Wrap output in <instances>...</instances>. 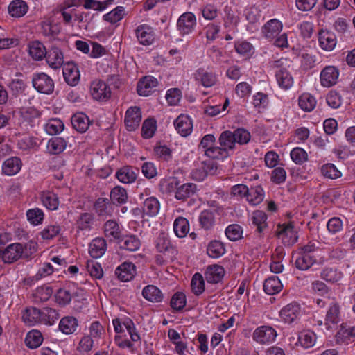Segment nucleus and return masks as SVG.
Here are the masks:
<instances>
[{
	"label": "nucleus",
	"instance_id": "nucleus-1",
	"mask_svg": "<svg viewBox=\"0 0 355 355\" xmlns=\"http://www.w3.org/2000/svg\"><path fill=\"white\" fill-rule=\"evenodd\" d=\"M25 250L23 244L12 243L8 245L3 252H0V257L4 263H12L19 258L28 257V254Z\"/></svg>",
	"mask_w": 355,
	"mask_h": 355
},
{
	"label": "nucleus",
	"instance_id": "nucleus-2",
	"mask_svg": "<svg viewBox=\"0 0 355 355\" xmlns=\"http://www.w3.org/2000/svg\"><path fill=\"white\" fill-rule=\"evenodd\" d=\"M33 87L39 92L50 94L54 89V82L45 73H35L32 78Z\"/></svg>",
	"mask_w": 355,
	"mask_h": 355
},
{
	"label": "nucleus",
	"instance_id": "nucleus-3",
	"mask_svg": "<svg viewBox=\"0 0 355 355\" xmlns=\"http://www.w3.org/2000/svg\"><path fill=\"white\" fill-rule=\"evenodd\" d=\"M277 333L270 326H261L255 329L252 334V339L261 345H268L275 340Z\"/></svg>",
	"mask_w": 355,
	"mask_h": 355
},
{
	"label": "nucleus",
	"instance_id": "nucleus-4",
	"mask_svg": "<svg viewBox=\"0 0 355 355\" xmlns=\"http://www.w3.org/2000/svg\"><path fill=\"white\" fill-rule=\"evenodd\" d=\"M329 301L327 310L324 324L329 329L331 325H336L340 322V307L338 302L334 299L328 297Z\"/></svg>",
	"mask_w": 355,
	"mask_h": 355
},
{
	"label": "nucleus",
	"instance_id": "nucleus-5",
	"mask_svg": "<svg viewBox=\"0 0 355 355\" xmlns=\"http://www.w3.org/2000/svg\"><path fill=\"white\" fill-rule=\"evenodd\" d=\"M196 25V16L192 12H184L177 21V27L181 35L191 33Z\"/></svg>",
	"mask_w": 355,
	"mask_h": 355
},
{
	"label": "nucleus",
	"instance_id": "nucleus-6",
	"mask_svg": "<svg viewBox=\"0 0 355 355\" xmlns=\"http://www.w3.org/2000/svg\"><path fill=\"white\" fill-rule=\"evenodd\" d=\"M90 91L93 98L97 101H107L111 96L110 88L101 80H96L92 83Z\"/></svg>",
	"mask_w": 355,
	"mask_h": 355
},
{
	"label": "nucleus",
	"instance_id": "nucleus-7",
	"mask_svg": "<svg viewBox=\"0 0 355 355\" xmlns=\"http://www.w3.org/2000/svg\"><path fill=\"white\" fill-rule=\"evenodd\" d=\"M277 235L282 239L285 245H293L297 240V232L294 230L292 223L279 225L277 230Z\"/></svg>",
	"mask_w": 355,
	"mask_h": 355
},
{
	"label": "nucleus",
	"instance_id": "nucleus-8",
	"mask_svg": "<svg viewBox=\"0 0 355 355\" xmlns=\"http://www.w3.org/2000/svg\"><path fill=\"white\" fill-rule=\"evenodd\" d=\"M339 77V70L334 66H327L320 72V83L323 87H330L336 85Z\"/></svg>",
	"mask_w": 355,
	"mask_h": 355
},
{
	"label": "nucleus",
	"instance_id": "nucleus-9",
	"mask_svg": "<svg viewBox=\"0 0 355 355\" xmlns=\"http://www.w3.org/2000/svg\"><path fill=\"white\" fill-rule=\"evenodd\" d=\"M141 120V112L138 107H131L128 109L125 116V123L128 130H135Z\"/></svg>",
	"mask_w": 355,
	"mask_h": 355
},
{
	"label": "nucleus",
	"instance_id": "nucleus-10",
	"mask_svg": "<svg viewBox=\"0 0 355 355\" xmlns=\"http://www.w3.org/2000/svg\"><path fill=\"white\" fill-rule=\"evenodd\" d=\"M139 42L142 45H150L155 40V33L153 28L147 24L138 26L135 30Z\"/></svg>",
	"mask_w": 355,
	"mask_h": 355
},
{
	"label": "nucleus",
	"instance_id": "nucleus-11",
	"mask_svg": "<svg viewBox=\"0 0 355 355\" xmlns=\"http://www.w3.org/2000/svg\"><path fill=\"white\" fill-rule=\"evenodd\" d=\"M157 80L150 76H147L139 80L137 83V90L140 96H148L157 86Z\"/></svg>",
	"mask_w": 355,
	"mask_h": 355
},
{
	"label": "nucleus",
	"instance_id": "nucleus-12",
	"mask_svg": "<svg viewBox=\"0 0 355 355\" xmlns=\"http://www.w3.org/2000/svg\"><path fill=\"white\" fill-rule=\"evenodd\" d=\"M136 274V267L131 262H124L119 266L115 275L121 282H128L133 279Z\"/></svg>",
	"mask_w": 355,
	"mask_h": 355
},
{
	"label": "nucleus",
	"instance_id": "nucleus-13",
	"mask_svg": "<svg viewBox=\"0 0 355 355\" xmlns=\"http://www.w3.org/2000/svg\"><path fill=\"white\" fill-rule=\"evenodd\" d=\"M45 57L49 66L53 69H59L64 64L63 53L56 46L51 47Z\"/></svg>",
	"mask_w": 355,
	"mask_h": 355
},
{
	"label": "nucleus",
	"instance_id": "nucleus-14",
	"mask_svg": "<svg viewBox=\"0 0 355 355\" xmlns=\"http://www.w3.org/2000/svg\"><path fill=\"white\" fill-rule=\"evenodd\" d=\"M156 249L158 252L171 257L176 252L170 240L164 232H161L155 241Z\"/></svg>",
	"mask_w": 355,
	"mask_h": 355
},
{
	"label": "nucleus",
	"instance_id": "nucleus-15",
	"mask_svg": "<svg viewBox=\"0 0 355 355\" xmlns=\"http://www.w3.org/2000/svg\"><path fill=\"white\" fill-rule=\"evenodd\" d=\"M63 76L66 83L75 86L79 81L80 74L78 68L73 62H67L63 67Z\"/></svg>",
	"mask_w": 355,
	"mask_h": 355
},
{
	"label": "nucleus",
	"instance_id": "nucleus-16",
	"mask_svg": "<svg viewBox=\"0 0 355 355\" xmlns=\"http://www.w3.org/2000/svg\"><path fill=\"white\" fill-rule=\"evenodd\" d=\"M320 46L328 51H332L337 43L336 37L332 32L322 30L319 33L318 37Z\"/></svg>",
	"mask_w": 355,
	"mask_h": 355
},
{
	"label": "nucleus",
	"instance_id": "nucleus-17",
	"mask_svg": "<svg viewBox=\"0 0 355 355\" xmlns=\"http://www.w3.org/2000/svg\"><path fill=\"white\" fill-rule=\"evenodd\" d=\"M279 315L286 323L291 324L300 316V308L298 304H289L281 310Z\"/></svg>",
	"mask_w": 355,
	"mask_h": 355
},
{
	"label": "nucleus",
	"instance_id": "nucleus-18",
	"mask_svg": "<svg viewBox=\"0 0 355 355\" xmlns=\"http://www.w3.org/2000/svg\"><path fill=\"white\" fill-rule=\"evenodd\" d=\"M174 125L178 133L182 136L189 135L193 129L191 119L187 115H180L174 121Z\"/></svg>",
	"mask_w": 355,
	"mask_h": 355
},
{
	"label": "nucleus",
	"instance_id": "nucleus-19",
	"mask_svg": "<svg viewBox=\"0 0 355 355\" xmlns=\"http://www.w3.org/2000/svg\"><path fill=\"white\" fill-rule=\"evenodd\" d=\"M225 275L224 268L219 265L209 266L205 272V278L209 283L216 284L220 282Z\"/></svg>",
	"mask_w": 355,
	"mask_h": 355
},
{
	"label": "nucleus",
	"instance_id": "nucleus-20",
	"mask_svg": "<svg viewBox=\"0 0 355 355\" xmlns=\"http://www.w3.org/2000/svg\"><path fill=\"white\" fill-rule=\"evenodd\" d=\"M137 172V168H133L131 166H127L119 169L115 176L121 182L130 184L136 180Z\"/></svg>",
	"mask_w": 355,
	"mask_h": 355
},
{
	"label": "nucleus",
	"instance_id": "nucleus-21",
	"mask_svg": "<svg viewBox=\"0 0 355 355\" xmlns=\"http://www.w3.org/2000/svg\"><path fill=\"white\" fill-rule=\"evenodd\" d=\"M79 326L77 318L73 316H64L59 322V329L66 335L72 334L76 332Z\"/></svg>",
	"mask_w": 355,
	"mask_h": 355
},
{
	"label": "nucleus",
	"instance_id": "nucleus-22",
	"mask_svg": "<svg viewBox=\"0 0 355 355\" xmlns=\"http://www.w3.org/2000/svg\"><path fill=\"white\" fill-rule=\"evenodd\" d=\"M282 29L280 21L273 19L268 21L262 28V33L268 39H274L279 35Z\"/></svg>",
	"mask_w": 355,
	"mask_h": 355
},
{
	"label": "nucleus",
	"instance_id": "nucleus-23",
	"mask_svg": "<svg viewBox=\"0 0 355 355\" xmlns=\"http://www.w3.org/2000/svg\"><path fill=\"white\" fill-rule=\"evenodd\" d=\"M107 249V243L103 238L97 237L92 240L89 247V253L93 258L101 257Z\"/></svg>",
	"mask_w": 355,
	"mask_h": 355
},
{
	"label": "nucleus",
	"instance_id": "nucleus-24",
	"mask_svg": "<svg viewBox=\"0 0 355 355\" xmlns=\"http://www.w3.org/2000/svg\"><path fill=\"white\" fill-rule=\"evenodd\" d=\"M94 209L98 216L103 217L110 216L113 212L112 205L106 198H98L94 205Z\"/></svg>",
	"mask_w": 355,
	"mask_h": 355
},
{
	"label": "nucleus",
	"instance_id": "nucleus-25",
	"mask_svg": "<svg viewBox=\"0 0 355 355\" xmlns=\"http://www.w3.org/2000/svg\"><path fill=\"white\" fill-rule=\"evenodd\" d=\"M105 236L112 240H119L121 236V230L115 220H108L103 225Z\"/></svg>",
	"mask_w": 355,
	"mask_h": 355
},
{
	"label": "nucleus",
	"instance_id": "nucleus-26",
	"mask_svg": "<svg viewBox=\"0 0 355 355\" xmlns=\"http://www.w3.org/2000/svg\"><path fill=\"white\" fill-rule=\"evenodd\" d=\"M119 243L121 248L132 252L137 250L141 245L139 238L132 234L121 236Z\"/></svg>",
	"mask_w": 355,
	"mask_h": 355
},
{
	"label": "nucleus",
	"instance_id": "nucleus-27",
	"mask_svg": "<svg viewBox=\"0 0 355 355\" xmlns=\"http://www.w3.org/2000/svg\"><path fill=\"white\" fill-rule=\"evenodd\" d=\"M21 167V159L17 157H12L3 162L2 171L5 175H13L20 171Z\"/></svg>",
	"mask_w": 355,
	"mask_h": 355
},
{
	"label": "nucleus",
	"instance_id": "nucleus-28",
	"mask_svg": "<svg viewBox=\"0 0 355 355\" xmlns=\"http://www.w3.org/2000/svg\"><path fill=\"white\" fill-rule=\"evenodd\" d=\"M143 297L151 302H160L164 298L161 291L154 285H148L142 291Z\"/></svg>",
	"mask_w": 355,
	"mask_h": 355
},
{
	"label": "nucleus",
	"instance_id": "nucleus-29",
	"mask_svg": "<svg viewBox=\"0 0 355 355\" xmlns=\"http://www.w3.org/2000/svg\"><path fill=\"white\" fill-rule=\"evenodd\" d=\"M40 198L42 204L49 210H56L59 206L58 196L52 191H44L41 193Z\"/></svg>",
	"mask_w": 355,
	"mask_h": 355
},
{
	"label": "nucleus",
	"instance_id": "nucleus-30",
	"mask_svg": "<svg viewBox=\"0 0 355 355\" xmlns=\"http://www.w3.org/2000/svg\"><path fill=\"white\" fill-rule=\"evenodd\" d=\"M110 200L112 205L125 204L128 198L127 191L121 186L114 187L110 191Z\"/></svg>",
	"mask_w": 355,
	"mask_h": 355
},
{
	"label": "nucleus",
	"instance_id": "nucleus-31",
	"mask_svg": "<svg viewBox=\"0 0 355 355\" xmlns=\"http://www.w3.org/2000/svg\"><path fill=\"white\" fill-rule=\"evenodd\" d=\"M47 51L42 43L39 41H33L28 44V53L33 59L41 60L46 55Z\"/></svg>",
	"mask_w": 355,
	"mask_h": 355
},
{
	"label": "nucleus",
	"instance_id": "nucleus-32",
	"mask_svg": "<svg viewBox=\"0 0 355 355\" xmlns=\"http://www.w3.org/2000/svg\"><path fill=\"white\" fill-rule=\"evenodd\" d=\"M195 78L197 80L200 81L201 84L205 87H211L216 82V76L204 69H198L195 73Z\"/></svg>",
	"mask_w": 355,
	"mask_h": 355
},
{
	"label": "nucleus",
	"instance_id": "nucleus-33",
	"mask_svg": "<svg viewBox=\"0 0 355 355\" xmlns=\"http://www.w3.org/2000/svg\"><path fill=\"white\" fill-rule=\"evenodd\" d=\"M315 261V258L311 254H306L299 251L295 265L299 270H306L310 268Z\"/></svg>",
	"mask_w": 355,
	"mask_h": 355
},
{
	"label": "nucleus",
	"instance_id": "nucleus-34",
	"mask_svg": "<svg viewBox=\"0 0 355 355\" xmlns=\"http://www.w3.org/2000/svg\"><path fill=\"white\" fill-rule=\"evenodd\" d=\"M283 285L277 276H272L266 279L263 284V290L268 295H275L280 292Z\"/></svg>",
	"mask_w": 355,
	"mask_h": 355
},
{
	"label": "nucleus",
	"instance_id": "nucleus-35",
	"mask_svg": "<svg viewBox=\"0 0 355 355\" xmlns=\"http://www.w3.org/2000/svg\"><path fill=\"white\" fill-rule=\"evenodd\" d=\"M219 144L228 153L236 148V140L230 130L223 131L219 137Z\"/></svg>",
	"mask_w": 355,
	"mask_h": 355
},
{
	"label": "nucleus",
	"instance_id": "nucleus-36",
	"mask_svg": "<svg viewBox=\"0 0 355 355\" xmlns=\"http://www.w3.org/2000/svg\"><path fill=\"white\" fill-rule=\"evenodd\" d=\"M28 10L26 3L22 0H15L8 6V12L12 17H21Z\"/></svg>",
	"mask_w": 355,
	"mask_h": 355
},
{
	"label": "nucleus",
	"instance_id": "nucleus-37",
	"mask_svg": "<svg viewBox=\"0 0 355 355\" xmlns=\"http://www.w3.org/2000/svg\"><path fill=\"white\" fill-rule=\"evenodd\" d=\"M275 76L278 85L283 89H288L293 84V78L286 69H279L276 71Z\"/></svg>",
	"mask_w": 355,
	"mask_h": 355
},
{
	"label": "nucleus",
	"instance_id": "nucleus-38",
	"mask_svg": "<svg viewBox=\"0 0 355 355\" xmlns=\"http://www.w3.org/2000/svg\"><path fill=\"white\" fill-rule=\"evenodd\" d=\"M71 123L78 132H85L89 128V120L85 114L78 113L72 116Z\"/></svg>",
	"mask_w": 355,
	"mask_h": 355
},
{
	"label": "nucleus",
	"instance_id": "nucleus-39",
	"mask_svg": "<svg viewBox=\"0 0 355 355\" xmlns=\"http://www.w3.org/2000/svg\"><path fill=\"white\" fill-rule=\"evenodd\" d=\"M25 344L30 349L39 347L43 342V336L37 330L29 331L25 338Z\"/></svg>",
	"mask_w": 355,
	"mask_h": 355
},
{
	"label": "nucleus",
	"instance_id": "nucleus-40",
	"mask_svg": "<svg viewBox=\"0 0 355 355\" xmlns=\"http://www.w3.org/2000/svg\"><path fill=\"white\" fill-rule=\"evenodd\" d=\"M173 230L178 237H185L189 230L188 220L184 217H178L173 223Z\"/></svg>",
	"mask_w": 355,
	"mask_h": 355
},
{
	"label": "nucleus",
	"instance_id": "nucleus-41",
	"mask_svg": "<svg viewBox=\"0 0 355 355\" xmlns=\"http://www.w3.org/2000/svg\"><path fill=\"white\" fill-rule=\"evenodd\" d=\"M198 220L202 228L206 230H210L215 223V213L205 209L200 213Z\"/></svg>",
	"mask_w": 355,
	"mask_h": 355
},
{
	"label": "nucleus",
	"instance_id": "nucleus-42",
	"mask_svg": "<svg viewBox=\"0 0 355 355\" xmlns=\"http://www.w3.org/2000/svg\"><path fill=\"white\" fill-rule=\"evenodd\" d=\"M53 293L52 288L47 286H42L37 288L32 294L33 301L35 303H41L47 301Z\"/></svg>",
	"mask_w": 355,
	"mask_h": 355
},
{
	"label": "nucleus",
	"instance_id": "nucleus-43",
	"mask_svg": "<svg viewBox=\"0 0 355 355\" xmlns=\"http://www.w3.org/2000/svg\"><path fill=\"white\" fill-rule=\"evenodd\" d=\"M264 198V192L262 187L256 186L248 189L247 193V200L253 205H257L261 202Z\"/></svg>",
	"mask_w": 355,
	"mask_h": 355
},
{
	"label": "nucleus",
	"instance_id": "nucleus-44",
	"mask_svg": "<svg viewBox=\"0 0 355 355\" xmlns=\"http://www.w3.org/2000/svg\"><path fill=\"white\" fill-rule=\"evenodd\" d=\"M159 210V202L157 198L150 197L145 200L143 205V212L148 216L157 215Z\"/></svg>",
	"mask_w": 355,
	"mask_h": 355
},
{
	"label": "nucleus",
	"instance_id": "nucleus-45",
	"mask_svg": "<svg viewBox=\"0 0 355 355\" xmlns=\"http://www.w3.org/2000/svg\"><path fill=\"white\" fill-rule=\"evenodd\" d=\"M67 141L62 137L51 138L47 145V148L51 154L57 155L62 153L66 148Z\"/></svg>",
	"mask_w": 355,
	"mask_h": 355
},
{
	"label": "nucleus",
	"instance_id": "nucleus-46",
	"mask_svg": "<svg viewBox=\"0 0 355 355\" xmlns=\"http://www.w3.org/2000/svg\"><path fill=\"white\" fill-rule=\"evenodd\" d=\"M196 191V184L192 183L184 184L177 189L175 196L178 200H184L194 195Z\"/></svg>",
	"mask_w": 355,
	"mask_h": 355
},
{
	"label": "nucleus",
	"instance_id": "nucleus-47",
	"mask_svg": "<svg viewBox=\"0 0 355 355\" xmlns=\"http://www.w3.org/2000/svg\"><path fill=\"white\" fill-rule=\"evenodd\" d=\"M225 252L224 245L219 241H211L207 248V254L211 258H219Z\"/></svg>",
	"mask_w": 355,
	"mask_h": 355
},
{
	"label": "nucleus",
	"instance_id": "nucleus-48",
	"mask_svg": "<svg viewBox=\"0 0 355 355\" xmlns=\"http://www.w3.org/2000/svg\"><path fill=\"white\" fill-rule=\"evenodd\" d=\"M267 215L263 211L257 210L253 212L252 216V223L257 227V231L259 233L267 227Z\"/></svg>",
	"mask_w": 355,
	"mask_h": 355
},
{
	"label": "nucleus",
	"instance_id": "nucleus-49",
	"mask_svg": "<svg viewBox=\"0 0 355 355\" xmlns=\"http://www.w3.org/2000/svg\"><path fill=\"white\" fill-rule=\"evenodd\" d=\"M83 7L85 9H92L96 11H102L112 3L114 0H105L103 1L96 0H83Z\"/></svg>",
	"mask_w": 355,
	"mask_h": 355
},
{
	"label": "nucleus",
	"instance_id": "nucleus-50",
	"mask_svg": "<svg viewBox=\"0 0 355 355\" xmlns=\"http://www.w3.org/2000/svg\"><path fill=\"white\" fill-rule=\"evenodd\" d=\"M321 277L327 282L335 283L342 279L343 273L336 268H326L322 270Z\"/></svg>",
	"mask_w": 355,
	"mask_h": 355
},
{
	"label": "nucleus",
	"instance_id": "nucleus-51",
	"mask_svg": "<svg viewBox=\"0 0 355 355\" xmlns=\"http://www.w3.org/2000/svg\"><path fill=\"white\" fill-rule=\"evenodd\" d=\"M23 320L28 325H34L40 321V309L35 307L26 309L22 316Z\"/></svg>",
	"mask_w": 355,
	"mask_h": 355
},
{
	"label": "nucleus",
	"instance_id": "nucleus-52",
	"mask_svg": "<svg viewBox=\"0 0 355 355\" xmlns=\"http://www.w3.org/2000/svg\"><path fill=\"white\" fill-rule=\"evenodd\" d=\"M316 340L315 334L311 331H304L300 334L298 341L304 348H309L315 345Z\"/></svg>",
	"mask_w": 355,
	"mask_h": 355
},
{
	"label": "nucleus",
	"instance_id": "nucleus-53",
	"mask_svg": "<svg viewBox=\"0 0 355 355\" xmlns=\"http://www.w3.org/2000/svg\"><path fill=\"white\" fill-rule=\"evenodd\" d=\"M125 15V9L123 6H117L110 12L103 15V19L111 24H115L121 21Z\"/></svg>",
	"mask_w": 355,
	"mask_h": 355
},
{
	"label": "nucleus",
	"instance_id": "nucleus-54",
	"mask_svg": "<svg viewBox=\"0 0 355 355\" xmlns=\"http://www.w3.org/2000/svg\"><path fill=\"white\" fill-rule=\"evenodd\" d=\"M315 105L316 101L310 94H303L299 98V106L304 111L313 110Z\"/></svg>",
	"mask_w": 355,
	"mask_h": 355
},
{
	"label": "nucleus",
	"instance_id": "nucleus-55",
	"mask_svg": "<svg viewBox=\"0 0 355 355\" xmlns=\"http://www.w3.org/2000/svg\"><path fill=\"white\" fill-rule=\"evenodd\" d=\"M321 173L322 175L329 179H337L341 176V172L338 170L333 164H326L321 167Z\"/></svg>",
	"mask_w": 355,
	"mask_h": 355
},
{
	"label": "nucleus",
	"instance_id": "nucleus-56",
	"mask_svg": "<svg viewBox=\"0 0 355 355\" xmlns=\"http://www.w3.org/2000/svg\"><path fill=\"white\" fill-rule=\"evenodd\" d=\"M156 121L153 119L145 120L142 125L141 135L145 139L151 138L156 130Z\"/></svg>",
	"mask_w": 355,
	"mask_h": 355
},
{
	"label": "nucleus",
	"instance_id": "nucleus-57",
	"mask_svg": "<svg viewBox=\"0 0 355 355\" xmlns=\"http://www.w3.org/2000/svg\"><path fill=\"white\" fill-rule=\"evenodd\" d=\"M225 234L230 241H237L242 238L243 229L238 224H232L227 227Z\"/></svg>",
	"mask_w": 355,
	"mask_h": 355
},
{
	"label": "nucleus",
	"instance_id": "nucleus-58",
	"mask_svg": "<svg viewBox=\"0 0 355 355\" xmlns=\"http://www.w3.org/2000/svg\"><path fill=\"white\" fill-rule=\"evenodd\" d=\"M191 286L192 291L196 295H200L205 291V282L202 276L197 272L192 277Z\"/></svg>",
	"mask_w": 355,
	"mask_h": 355
},
{
	"label": "nucleus",
	"instance_id": "nucleus-59",
	"mask_svg": "<svg viewBox=\"0 0 355 355\" xmlns=\"http://www.w3.org/2000/svg\"><path fill=\"white\" fill-rule=\"evenodd\" d=\"M205 155L211 159H224L230 156V153L223 148L212 146L209 147L205 151Z\"/></svg>",
	"mask_w": 355,
	"mask_h": 355
},
{
	"label": "nucleus",
	"instance_id": "nucleus-60",
	"mask_svg": "<svg viewBox=\"0 0 355 355\" xmlns=\"http://www.w3.org/2000/svg\"><path fill=\"white\" fill-rule=\"evenodd\" d=\"M94 215L91 213H83L77 220V227L81 230H89L94 220Z\"/></svg>",
	"mask_w": 355,
	"mask_h": 355
},
{
	"label": "nucleus",
	"instance_id": "nucleus-61",
	"mask_svg": "<svg viewBox=\"0 0 355 355\" xmlns=\"http://www.w3.org/2000/svg\"><path fill=\"white\" fill-rule=\"evenodd\" d=\"M186 296L183 293L177 292L171 300V306L175 311H181L186 305Z\"/></svg>",
	"mask_w": 355,
	"mask_h": 355
},
{
	"label": "nucleus",
	"instance_id": "nucleus-62",
	"mask_svg": "<svg viewBox=\"0 0 355 355\" xmlns=\"http://www.w3.org/2000/svg\"><path fill=\"white\" fill-rule=\"evenodd\" d=\"M64 129V123L60 119H51L45 125L46 132L51 135H57Z\"/></svg>",
	"mask_w": 355,
	"mask_h": 355
},
{
	"label": "nucleus",
	"instance_id": "nucleus-63",
	"mask_svg": "<svg viewBox=\"0 0 355 355\" xmlns=\"http://www.w3.org/2000/svg\"><path fill=\"white\" fill-rule=\"evenodd\" d=\"M26 216L31 223L37 225L42 223L44 219V213L40 209L35 208L28 210Z\"/></svg>",
	"mask_w": 355,
	"mask_h": 355
},
{
	"label": "nucleus",
	"instance_id": "nucleus-64",
	"mask_svg": "<svg viewBox=\"0 0 355 355\" xmlns=\"http://www.w3.org/2000/svg\"><path fill=\"white\" fill-rule=\"evenodd\" d=\"M292 160L297 164H302L308 160L307 153L302 148H295L291 152Z\"/></svg>",
	"mask_w": 355,
	"mask_h": 355
}]
</instances>
